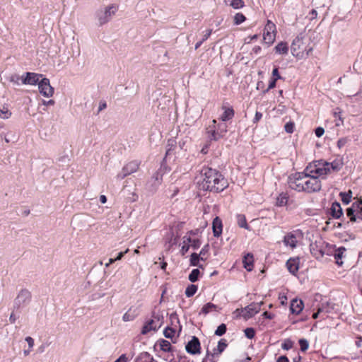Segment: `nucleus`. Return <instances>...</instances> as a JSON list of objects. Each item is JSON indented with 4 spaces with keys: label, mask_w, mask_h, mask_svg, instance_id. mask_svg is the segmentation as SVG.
<instances>
[{
    "label": "nucleus",
    "mask_w": 362,
    "mask_h": 362,
    "mask_svg": "<svg viewBox=\"0 0 362 362\" xmlns=\"http://www.w3.org/2000/svg\"><path fill=\"white\" fill-rule=\"evenodd\" d=\"M201 176L202 180L198 182L201 189L220 192L228 186V180L216 169L204 167L201 170Z\"/></svg>",
    "instance_id": "f257e3e1"
},
{
    "label": "nucleus",
    "mask_w": 362,
    "mask_h": 362,
    "mask_svg": "<svg viewBox=\"0 0 362 362\" xmlns=\"http://www.w3.org/2000/svg\"><path fill=\"white\" fill-rule=\"evenodd\" d=\"M288 185L298 192L313 193L321 189L322 184L319 179L308 172L297 173L288 178Z\"/></svg>",
    "instance_id": "f03ea898"
},
{
    "label": "nucleus",
    "mask_w": 362,
    "mask_h": 362,
    "mask_svg": "<svg viewBox=\"0 0 362 362\" xmlns=\"http://www.w3.org/2000/svg\"><path fill=\"white\" fill-rule=\"evenodd\" d=\"M312 50L308 40L302 36L296 37L291 44V53L299 59L308 57Z\"/></svg>",
    "instance_id": "7ed1b4c3"
},
{
    "label": "nucleus",
    "mask_w": 362,
    "mask_h": 362,
    "mask_svg": "<svg viewBox=\"0 0 362 362\" xmlns=\"http://www.w3.org/2000/svg\"><path fill=\"white\" fill-rule=\"evenodd\" d=\"M305 171L313 175L317 179L319 177L325 178L326 175L330 173V167L328 162L320 160L310 163Z\"/></svg>",
    "instance_id": "20e7f679"
},
{
    "label": "nucleus",
    "mask_w": 362,
    "mask_h": 362,
    "mask_svg": "<svg viewBox=\"0 0 362 362\" xmlns=\"http://www.w3.org/2000/svg\"><path fill=\"white\" fill-rule=\"evenodd\" d=\"M118 10V6L115 4H110L104 8L98 9L95 12V18L99 25H103L107 23L114 16Z\"/></svg>",
    "instance_id": "39448f33"
},
{
    "label": "nucleus",
    "mask_w": 362,
    "mask_h": 362,
    "mask_svg": "<svg viewBox=\"0 0 362 362\" xmlns=\"http://www.w3.org/2000/svg\"><path fill=\"white\" fill-rule=\"evenodd\" d=\"M213 125L207 129L211 139L217 141L222 138L227 132V125L225 123H218L216 119L212 120Z\"/></svg>",
    "instance_id": "423d86ee"
},
{
    "label": "nucleus",
    "mask_w": 362,
    "mask_h": 362,
    "mask_svg": "<svg viewBox=\"0 0 362 362\" xmlns=\"http://www.w3.org/2000/svg\"><path fill=\"white\" fill-rule=\"evenodd\" d=\"M163 322V316L159 314L153 313L151 318L147 320L144 324L141 330V334H146L151 331H156L162 326Z\"/></svg>",
    "instance_id": "0eeeda50"
},
{
    "label": "nucleus",
    "mask_w": 362,
    "mask_h": 362,
    "mask_svg": "<svg viewBox=\"0 0 362 362\" xmlns=\"http://www.w3.org/2000/svg\"><path fill=\"white\" fill-rule=\"evenodd\" d=\"M262 304L263 302L252 303L244 308L236 309L235 313L238 315H241L245 320H248L260 311Z\"/></svg>",
    "instance_id": "6e6552de"
},
{
    "label": "nucleus",
    "mask_w": 362,
    "mask_h": 362,
    "mask_svg": "<svg viewBox=\"0 0 362 362\" xmlns=\"http://www.w3.org/2000/svg\"><path fill=\"white\" fill-rule=\"evenodd\" d=\"M31 301V293L28 289H21L14 300L13 308L18 310L28 305Z\"/></svg>",
    "instance_id": "1a4fd4ad"
},
{
    "label": "nucleus",
    "mask_w": 362,
    "mask_h": 362,
    "mask_svg": "<svg viewBox=\"0 0 362 362\" xmlns=\"http://www.w3.org/2000/svg\"><path fill=\"white\" fill-rule=\"evenodd\" d=\"M276 35V25L270 20H267L265 25L263 33V40L269 45H272L275 39Z\"/></svg>",
    "instance_id": "9d476101"
},
{
    "label": "nucleus",
    "mask_w": 362,
    "mask_h": 362,
    "mask_svg": "<svg viewBox=\"0 0 362 362\" xmlns=\"http://www.w3.org/2000/svg\"><path fill=\"white\" fill-rule=\"evenodd\" d=\"M140 163L136 160L131 161L127 163L122 169L121 172L118 173L117 178L122 180L127 175H129L136 172L139 168Z\"/></svg>",
    "instance_id": "9b49d317"
},
{
    "label": "nucleus",
    "mask_w": 362,
    "mask_h": 362,
    "mask_svg": "<svg viewBox=\"0 0 362 362\" xmlns=\"http://www.w3.org/2000/svg\"><path fill=\"white\" fill-rule=\"evenodd\" d=\"M38 88L40 93L45 97L49 98L54 94V88L51 86L49 80L47 78L40 80Z\"/></svg>",
    "instance_id": "f8f14e48"
},
{
    "label": "nucleus",
    "mask_w": 362,
    "mask_h": 362,
    "mask_svg": "<svg viewBox=\"0 0 362 362\" xmlns=\"http://www.w3.org/2000/svg\"><path fill=\"white\" fill-rule=\"evenodd\" d=\"M43 76L40 74L33 72H26L25 76H22V83L25 85H36L39 84V82Z\"/></svg>",
    "instance_id": "ddd939ff"
},
{
    "label": "nucleus",
    "mask_w": 362,
    "mask_h": 362,
    "mask_svg": "<svg viewBox=\"0 0 362 362\" xmlns=\"http://www.w3.org/2000/svg\"><path fill=\"white\" fill-rule=\"evenodd\" d=\"M300 233L298 231H293L287 233L284 238V243L286 246H288L293 249L297 246L298 238Z\"/></svg>",
    "instance_id": "4468645a"
},
{
    "label": "nucleus",
    "mask_w": 362,
    "mask_h": 362,
    "mask_svg": "<svg viewBox=\"0 0 362 362\" xmlns=\"http://www.w3.org/2000/svg\"><path fill=\"white\" fill-rule=\"evenodd\" d=\"M187 352L191 354H197L200 352V342L197 337H193L186 345Z\"/></svg>",
    "instance_id": "2eb2a0df"
},
{
    "label": "nucleus",
    "mask_w": 362,
    "mask_h": 362,
    "mask_svg": "<svg viewBox=\"0 0 362 362\" xmlns=\"http://www.w3.org/2000/svg\"><path fill=\"white\" fill-rule=\"evenodd\" d=\"M299 258H290L286 262V267L289 272L291 273L292 274H296L299 269Z\"/></svg>",
    "instance_id": "dca6fc26"
},
{
    "label": "nucleus",
    "mask_w": 362,
    "mask_h": 362,
    "mask_svg": "<svg viewBox=\"0 0 362 362\" xmlns=\"http://www.w3.org/2000/svg\"><path fill=\"white\" fill-rule=\"evenodd\" d=\"M330 215L334 218H339L343 216V211L339 202H334L330 207Z\"/></svg>",
    "instance_id": "f3484780"
},
{
    "label": "nucleus",
    "mask_w": 362,
    "mask_h": 362,
    "mask_svg": "<svg viewBox=\"0 0 362 362\" xmlns=\"http://www.w3.org/2000/svg\"><path fill=\"white\" fill-rule=\"evenodd\" d=\"M303 308V303L297 298L293 299L290 305V310L293 314L298 315Z\"/></svg>",
    "instance_id": "a211bd4d"
},
{
    "label": "nucleus",
    "mask_w": 362,
    "mask_h": 362,
    "mask_svg": "<svg viewBox=\"0 0 362 362\" xmlns=\"http://www.w3.org/2000/svg\"><path fill=\"white\" fill-rule=\"evenodd\" d=\"M139 310L137 308L131 307L122 316L124 322H129L134 320L139 315Z\"/></svg>",
    "instance_id": "6ab92c4d"
},
{
    "label": "nucleus",
    "mask_w": 362,
    "mask_h": 362,
    "mask_svg": "<svg viewBox=\"0 0 362 362\" xmlns=\"http://www.w3.org/2000/svg\"><path fill=\"white\" fill-rule=\"evenodd\" d=\"M222 109L223 110V112L220 116V119L221 121L226 122L231 119L233 117L235 112L232 107H227L223 105L222 107Z\"/></svg>",
    "instance_id": "aec40b11"
},
{
    "label": "nucleus",
    "mask_w": 362,
    "mask_h": 362,
    "mask_svg": "<svg viewBox=\"0 0 362 362\" xmlns=\"http://www.w3.org/2000/svg\"><path fill=\"white\" fill-rule=\"evenodd\" d=\"M213 233L215 237H218L222 233V222L218 217H216L212 223Z\"/></svg>",
    "instance_id": "412c9836"
},
{
    "label": "nucleus",
    "mask_w": 362,
    "mask_h": 362,
    "mask_svg": "<svg viewBox=\"0 0 362 362\" xmlns=\"http://www.w3.org/2000/svg\"><path fill=\"white\" fill-rule=\"evenodd\" d=\"M253 255L250 253H247L244 256L243 263L244 268L248 272H250L253 269Z\"/></svg>",
    "instance_id": "4be33fe9"
},
{
    "label": "nucleus",
    "mask_w": 362,
    "mask_h": 362,
    "mask_svg": "<svg viewBox=\"0 0 362 362\" xmlns=\"http://www.w3.org/2000/svg\"><path fill=\"white\" fill-rule=\"evenodd\" d=\"M216 311H218V305H216L212 303H207L202 307L199 313L200 314L202 313L204 315H207L209 313L216 312Z\"/></svg>",
    "instance_id": "5701e85b"
},
{
    "label": "nucleus",
    "mask_w": 362,
    "mask_h": 362,
    "mask_svg": "<svg viewBox=\"0 0 362 362\" xmlns=\"http://www.w3.org/2000/svg\"><path fill=\"white\" fill-rule=\"evenodd\" d=\"M332 310H333V306L330 305L329 303H322L319 307V311L322 314V318L325 319L328 316V314L331 313Z\"/></svg>",
    "instance_id": "b1692460"
},
{
    "label": "nucleus",
    "mask_w": 362,
    "mask_h": 362,
    "mask_svg": "<svg viewBox=\"0 0 362 362\" xmlns=\"http://www.w3.org/2000/svg\"><path fill=\"white\" fill-rule=\"evenodd\" d=\"M276 53L279 54H287L288 52V47L286 42H281L274 47Z\"/></svg>",
    "instance_id": "393cba45"
},
{
    "label": "nucleus",
    "mask_w": 362,
    "mask_h": 362,
    "mask_svg": "<svg viewBox=\"0 0 362 362\" xmlns=\"http://www.w3.org/2000/svg\"><path fill=\"white\" fill-rule=\"evenodd\" d=\"M362 204V199L358 202H356L352 204L351 206L348 208L346 211V216L349 218L351 216H355V211L358 210L360 206Z\"/></svg>",
    "instance_id": "a878e982"
},
{
    "label": "nucleus",
    "mask_w": 362,
    "mask_h": 362,
    "mask_svg": "<svg viewBox=\"0 0 362 362\" xmlns=\"http://www.w3.org/2000/svg\"><path fill=\"white\" fill-rule=\"evenodd\" d=\"M330 167V171H339L340 170L343 165L344 163L341 158L334 159L332 162L329 163Z\"/></svg>",
    "instance_id": "bb28decb"
},
{
    "label": "nucleus",
    "mask_w": 362,
    "mask_h": 362,
    "mask_svg": "<svg viewBox=\"0 0 362 362\" xmlns=\"http://www.w3.org/2000/svg\"><path fill=\"white\" fill-rule=\"evenodd\" d=\"M236 218H237L238 225L240 228H245L247 230H250V228H249V226H248V224L247 223L246 218H245V215H243V214H238L237 216H236Z\"/></svg>",
    "instance_id": "cd10ccee"
},
{
    "label": "nucleus",
    "mask_w": 362,
    "mask_h": 362,
    "mask_svg": "<svg viewBox=\"0 0 362 362\" xmlns=\"http://www.w3.org/2000/svg\"><path fill=\"white\" fill-rule=\"evenodd\" d=\"M346 251V249L344 247H339L334 255V258L336 259L337 264L341 265L342 264V262L339 261L344 257V253Z\"/></svg>",
    "instance_id": "c85d7f7f"
},
{
    "label": "nucleus",
    "mask_w": 362,
    "mask_h": 362,
    "mask_svg": "<svg viewBox=\"0 0 362 362\" xmlns=\"http://www.w3.org/2000/svg\"><path fill=\"white\" fill-rule=\"evenodd\" d=\"M339 196L341 198V201L344 204H348L350 203L352 197V192L349 190L348 192H340Z\"/></svg>",
    "instance_id": "c756f323"
},
{
    "label": "nucleus",
    "mask_w": 362,
    "mask_h": 362,
    "mask_svg": "<svg viewBox=\"0 0 362 362\" xmlns=\"http://www.w3.org/2000/svg\"><path fill=\"white\" fill-rule=\"evenodd\" d=\"M226 346H227L226 340L224 339H221L218 343L217 349L214 350V354H221L224 351V349L226 348Z\"/></svg>",
    "instance_id": "7c9ffc66"
},
{
    "label": "nucleus",
    "mask_w": 362,
    "mask_h": 362,
    "mask_svg": "<svg viewBox=\"0 0 362 362\" xmlns=\"http://www.w3.org/2000/svg\"><path fill=\"white\" fill-rule=\"evenodd\" d=\"M197 291V286L194 284L189 285L185 290V295L187 297L193 296Z\"/></svg>",
    "instance_id": "2f4dec72"
},
{
    "label": "nucleus",
    "mask_w": 362,
    "mask_h": 362,
    "mask_svg": "<svg viewBox=\"0 0 362 362\" xmlns=\"http://www.w3.org/2000/svg\"><path fill=\"white\" fill-rule=\"evenodd\" d=\"M288 197L286 194H281L276 199V205L278 206H283L287 204Z\"/></svg>",
    "instance_id": "473e14b6"
},
{
    "label": "nucleus",
    "mask_w": 362,
    "mask_h": 362,
    "mask_svg": "<svg viewBox=\"0 0 362 362\" xmlns=\"http://www.w3.org/2000/svg\"><path fill=\"white\" fill-rule=\"evenodd\" d=\"M200 275V271L199 269H194L189 274L188 279L191 282H196Z\"/></svg>",
    "instance_id": "72a5a7b5"
},
{
    "label": "nucleus",
    "mask_w": 362,
    "mask_h": 362,
    "mask_svg": "<svg viewBox=\"0 0 362 362\" xmlns=\"http://www.w3.org/2000/svg\"><path fill=\"white\" fill-rule=\"evenodd\" d=\"M200 259H201L200 257H199V255H198L197 253H192L191 255V257H190L191 265L194 266V267H202V265H200L199 264V262Z\"/></svg>",
    "instance_id": "f704fd0d"
},
{
    "label": "nucleus",
    "mask_w": 362,
    "mask_h": 362,
    "mask_svg": "<svg viewBox=\"0 0 362 362\" xmlns=\"http://www.w3.org/2000/svg\"><path fill=\"white\" fill-rule=\"evenodd\" d=\"M229 4L235 9H239L243 8L245 6L244 1L243 0H228Z\"/></svg>",
    "instance_id": "c9c22d12"
},
{
    "label": "nucleus",
    "mask_w": 362,
    "mask_h": 362,
    "mask_svg": "<svg viewBox=\"0 0 362 362\" xmlns=\"http://www.w3.org/2000/svg\"><path fill=\"white\" fill-rule=\"evenodd\" d=\"M209 251V245L207 244L202 247L199 254H198V255H199V257H200L201 260L204 261L208 258Z\"/></svg>",
    "instance_id": "e433bc0d"
},
{
    "label": "nucleus",
    "mask_w": 362,
    "mask_h": 362,
    "mask_svg": "<svg viewBox=\"0 0 362 362\" xmlns=\"http://www.w3.org/2000/svg\"><path fill=\"white\" fill-rule=\"evenodd\" d=\"M246 20L245 16L241 13H237L233 18L235 25H240Z\"/></svg>",
    "instance_id": "4c0bfd02"
},
{
    "label": "nucleus",
    "mask_w": 362,
    "mask_h": 362,
    "mask_svg": "<svg viewBox=\"0 0 362 362\" xmlns=\"http://www.w3.org/2000/svg\"><path fill=\"white\" fill-rule=\"evenodd\" d=\"M160 349L165 352H169L171 350L170 343L165 339H163L160 343Z\"/></svg>",
    "instance_id": "58836bf2"
},
{
    "label": "nucleus",
    "mask_w": 362,
    "mask_h": 362,
    "mask_svg": "<svg viewBox=\"0 0 362 362\" xmlns=\"http://www.w3.org/2000/svg\"><path fill=\"white\" fill-rule=\"evenodd\" d=\"M11 115V111L6 107L0 108V117L2 119H8Z\"/></svg>",
    "instance_id": "ea45409f"
},
{
    "label": "nucleus",
    "mask_w": 362,
    "mask_h": 362,
    "mask_svg": "<svg viewBox=\"0 0 362 362\" xmlns=\"http://www.w3.org/2000/svg\"><path fill=\"white\" fill-rule=\"evenodd\" d=\"M175 331L171 327H166L163 332V334L166 338L171 339L174 337Z\"/></svg>",
    "instance_id": "a19ab883"
},
{
    "label": "nucleus",
    "mask_w": 362,
    "mask_h": 362,
    "mask_svg": "<svg viewBox=\"0 0 362 362\" xmlns=\"http://www.w3.org/2000/svg\"><path fill=\"white\" fill-rule=\"evenodd\" d=\"M226 329L227 328L226 325L221 324L217 327L216 330L215 331V334L217 336H222L226 333Z\"/></svg>",
    "instance_id": "79ce46f5"
},
{
    "label": "nucleus",
    "mask_w": 362,
    "mask_h": 362,
    "mask_svg": "<svg viewBox=\"0 0 362 362\" xmlns=\"http://www.w3.org/2000/svg\"><path fill=\"white\" fill-rule=\"evenodd\" d=\"M21 80L22 81V77H21L18 74H12L9 77L10 82H11L16 85H19Z\"/></svg>",
    "instance_id": "37998d69"
},
{
    "label": "nucleus",
    "mask_w": 362,
    "mask_h": 362,
    "mask_svg": "<svg viewBox=\"0 0 362 362\" xmlns=\"http://www.w3.org/2000/svg\"><path fill=\"white\" fill-rule=\"evenodd\" d=\"M245 335L248 339H252L255 337V332L253 328L248 327L244 330Z\"/></svg>",
    "instance_id": "c03bdc74"
},
{
    "label": "nucleus",
    "mask_w": 362,
    "mask_h": 362,
    "mask_svg": "<svg viewBox=\"0 0 362 362\" xmlns=\"http://www.w3.org/2000/svg\"><path fill=\"white\" fill-rule=\"evenodd\" d=\"M299 345L302 351H305L309 346L308 341L305 339H301L299 340Z\"/></svg>",
    "instance_id": "a18cd8bd"
},
{
    "label": "nucleus",
    "mask_w": 362,
    "mask_h": 362,
    "mask_svg": "<svg viewBox=\"0 0 362 362\" xmlns=\"http://www.w3.org/2000/svg\"><path fill=\"white\" fill-rule=\"evenodd\" d=\"M294 128H295V124L293 122H287L284 126L285 131L287 133H290V134L293 132Z\"/></svg>",
    "instance_id": "49530a36"
},
{
    "label": "nucleus",
    "mask_w": 362,
    "mask_h": 362,
    "mask_svg": "<svg viewBox=\"0 0 362 362\" xmlns=\"http://www.w3.org/2000/svg\"><path fill=\"white\" fill-rule=\"evenodd\" d=\"M293 346V341L291 339H286L281 344V348L285 350H288Z\"/></svg>",
    "instance_id": "de8ad7c7"
},
{
    "label": "nucleus",
    "mask_w": 362,
    "mask_h": 362,
    "mask_svg": "<svg viewBox=\"0 0 362 362\" xmlns=\"http://www.w3.org/2000/svg\"><path fill=\"white\" fill-rule=\"evenodd\" d=\"M139 358L142 360L143 358H146L147 362H158L157 361L154 360L153 357L151 356V355L148 352H144L140 355Z\"/></svg>",
    "instance_id": "09e8293b"
},
{
    "label": "nucleus",
    "mask_w": 362,
    "mask_h": 362,
    "mask_svg": "<svg viewBox=\"0 0 362 362\" xmlns=\"http://www.w3.org/2000/svg\"><path fill=\"white\" fill-rule=\"evenodd\" d=\"M189 245L194 250L198 249L201 246V241L199 239H193Z\"/></svg>",
    "instance_id": "8fccbe9b"
},
{
    "label": "nucleus",
    "mask_w": 362,
    "mask_h": 362,
    "mask_svg": "<svg viewBox=\"0 0 362 362\" xmlns=\"http://www.w3.org/2000/svg\"><path fill=\"white\" fill-rule=\"evenodd\" d=\"M272 78H274L275 80L281 79V76H280L279 73L278 68L276 67L272 71Z\"/></svg>",
    "instance_id": "3c124183"
},
{
    "label": "nucleus",
    "mask_w": 362,
    "mask_h": 362,
    "mask_svg": "<svg viewBox=\"0 0 362 362\" xmlns=\"http://www.w3.org/2000/svg\"><path fill=\"white\" fill-rule=\"evenodd\" d=\"M276 80H275L274 78H272V79H271V81H269V83L268 88H267V89L265 90V92H267V91H269L270 89H272V88H275V86H276Z\"/></svg>",
    "instance_id": "603ef678"
},
{
    "label": "nucleus",
    "mask_w": 362,
    "mask_h": 362,
    "mask_svg": "<svg viewBox=\"0 0 362 362\" xmlns=\"http://www.w3.org/2000/svg\"><path fill=\"white\" fill-rule=\"evenodd\" d=\"M362 94V89L361 88L356 93L353 95H349L347 98L350 100L351 102H353V99L354 97H361Z\"/></svg>",
    "instance_id": "864d4df0"
},
{
    "label": "nucleus",
    "mask_w": 362,
    "mask_h": 362,
    "mask_svg": "<svg viewBox=\"0 0 362 362\" xmlns=\"http://www.w3.org/2000/svg\"><path fill=\"white\" fill-rule=\"evenodd\" d=\"M325 133V129L322 128V127H317L316 129H315V135L317 136V137H320L322 136Z\"/></svg>",
    "instance_id": "5fc2aeb1"
},
{
    "label": "nucleus",
    "mask_w": 362,
    "mask_h": 362,
    "mask_svg": "<svg viewBox=\"0 0 362 362\" xmlns=\"http://www.w3.org/2000/svg\"><path fill=\"white\" fill-rule=\"evenodd\" d=\"M25 341H27L29 348L32 349L34 346V339L31 337H25Z\"/></svg>",
    "instance_id": "6e6d98bb"
},
{
    "label": "nucleus",
    "mask_w": 362,
    "mask_h": 362,
    "mask_svg": "<svg viewBox=\"0 0 362 362\" xmlns=\"http://www.w3.org/2000/svg\"><path fill=\"white\" fill-rule=\"evenodd\" d=\"M129 252V249H127L124 252H120L118 255L114 258V260L115 261H118V260H120L123 257L124 255L127 253Z\"/></svg>",
    "instance_id": "4d7b16f0"
},
{
    "label": "nucleus",
    "mask_w": 362,
    "mask_h": 362,
    "mask_svg": "<svg viewBox=\"0 0 362 362\" xmlns=\"http://www.w3.org/2000/svg\"><path fill=\"white\" fill-rule=\"evenodd\" d=\"M262 117V114L259 112H256L253 122L256 123V122H259Z\"/></svg>",
    "instance_id": "13d9d810"
},
{
    "label": "nucleus",
    "mask_w": 362,
    "mask_h": 362,
    "mask_svg": "<svg viewBox=\"0 0 362 362\" xmlns=\"http://www.w3.org/2000/svg\"><path fill=\"white\" fill-rule=\"evenodd\" d=\"M262 316L267 319L272 320L274 317V315L265 311L263 313Z\"/></svg>",
    "instance_id": "bf43d9fd"
},
{
    "label": "nucleus",
    "mask_w": 362,
    "mask_h": 362,
    "mask_svg": "<svg viewBox=\"0 0 362 362\" xmlns=\"http://www.w3.org/2000/svg\"><path fill=\"white\" fill-rule=\"evenodd\" d=\"M17 320L16 315L12 312L9 317V321L11 324H14Z\"/></svg>",
    "instance_id": "052dcab7"
},
{
    "label": "nucleus",
    "mask_w": 362,
    "mask_h": 362,
    "mask_svg": "<svg viewBox=\"0 0 362 362\" xmlns=\"http://www.w3.org/2000/svg\"><path fill=\"white\" fill-rule=\"evenodd\" d=\"M107 107V104L105 102H100L98 107V112L102 111L103 110Z\"/></svg>",
    "instance_id": "680f3d73"
},
{
    "label": "nucleus",
    "mask_w": 362,
    "mask_h": 362,
    "mask_svg": "<svg viewBox=\"0 0 362 362\" xmlns=\"http://www.w3.org/2000/svg\"><path fill=\"white\" fill-rule=\"evenodd\" d=\"M183 239V244L190 245L192 241V239L190 237L184 236Z\"/></svg>",
    "instance_id": "e2e57ef3"
},
{
    "label": "nucleus",
    "mask_w": 362,
    "mask_h": 362,
    "mask_svg": "<svg viewBox=\"0 0 362 362\" xmlns=\"http://www.w3.org/2000/svg\"><path fill=\"white\" fill-rule=\"evenodd\" d=\"M55 103L54 100H49L48 101H46V100H43L42 101V104L45 106H48V105H54Z\"/></svg>",
    "instance_id": "0e129e2a"
},
{
    "label": "nucleus",
    "mask_w": 362,
    "mask_h": 362,
    "mask_svg": "<svg viewBox=\"0 0 362 362\" xmlns=\"http://www.w3.org/2000/svg\"><path fill=\"white\" fill-rule=\"evenodd\" d=\"M276 362H288V359L285 356H281L279 357Z\"/></svg>",
    "instance_id": "69168bd1"
},
{
    "label": "nucleus",
    "mask_w": 362,
    "mask_h": 362,
    "mask_svg": "<svg viewBox=\"0 0 362 362\" xmlns=\"http://www.w3.org/2000/svg\"><path fill=\"white\" fill-rule=\"evenodd\" d=\"M357 211L358 218L362 221V204L360 206L359 209Z\"/></svg>",
    "instance_id": "338daca9"
},
{
    "label": "nucleus",
    "mask_w": 362,
    "mask_h": 362,
    "mask_svg": "<svg viewBox=\"0 0 362 362\" xmlns=\"http://www.w3.org/2000/svg\"><path fill=\"white\" fill-rule=\"evenodd\" d=\"M126 356L125 355H122L119 358L116 360L115 362H126Z\"/></svg>",
    "instance_id": "774afa93"
}]
</instances>
